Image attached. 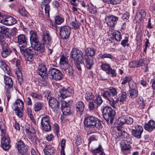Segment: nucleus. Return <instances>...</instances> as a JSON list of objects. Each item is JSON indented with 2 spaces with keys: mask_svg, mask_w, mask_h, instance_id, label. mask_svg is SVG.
Returning a JSON list of instances; mask_svg holds the SVG:
<instances>
[{
  "mask_svg": "<svg viewBox=\"0 0 155 155\" xmlns=\"http://www.w3.org/2000/svg\"><path fill=\"white\" fill-rule=\"evenodd\" d=\"M103 113L105 120L108 123L112 124L115 114L114 110L110 107H106L103 109Z\"/></svg>",
  "mask_w": 155,
  "mask_h": 155,
  "instance_id": "nucleus-4",
  "label": "nucleus"
},
{
  "mask_svg": "<svg viewBox=\"0 0 155 155\" xmlns=\"http://www.w3.org/2000/svg\"><path fill=\"white\" fill-rule=\"evenodd\" d=\"M113 36L114 37L115 40L117 41H120L121 38L120 33L118 31L114 32Z\"/></svg>",
  "mask_w": 155,
  "mask_h": 155,
  "instance_id": "nucleus-43",
  "label": "nucleus"
},
{
  "mask_svg": "<svg viewBox=\"0 0 155 155\" xmlns=\"http://www.w3.org/2000/svg\"><path fill=\"white\" fill-rule=\"evenodd\" d=\"M118 133L119 134V136L122 138H125L128 137L127 133L125 131H122L120 133L118 132Z\"/></svg>",
  "mask_w": 155,
  "mask_h": 155,
  "instance_id": "nucleus-54",
  "label": "nucleus"
},
{
  "mask_svg": "<svg viewBox=\"0 0 155 155\" xmlns=\"http://www.w3.org/2000/svg\"><path fill=\"white\" fill-rule=\"evenodd\" d=\"M54 152V149L51 146H46L44 148V153L45 155H52Z\"/></svg>",
  "mask_w": 155,
  "mask_h": 155,
  "instance_id": "nucleus-27",
  "label": "nucleus"
},
{
  "mask_svg": "<svg viewBox=\"0 0 155 155\" xmlns=\"http://www.w3.org/2000/svg\"><path fill=\"white\" fill-rule=\"evenodd\" d=\"M75 62L76 66L79 70H81V68L80 66V64H84V61L83 59L81 60H78L77 61H74Z\"/></svg>",
  "mask_w": 155,
  "mask_h": 155,
  "instance_id": "nucleus-48",
  "label": "nucleus"
},
{
  "mask_svg": "<svg viewBox=\"0 0 155 155\" xmlns=\"http://www.w3.org/2000/svg\"><path fill=\"white\" fill-rule=\"evenodd\" d=\"M13 108L15 111L16 114L19 117H21L23 115L22 111L24 108V103L21 100L17 99L13 104Z\"/></svg>",
  "mask_w": 155,
  "mask_h": 155,
  "instance_id": "nucleus-6",
  "label": "nucleus"
},
{
  "mask_svg": "<svg viewBox=\"0 0 155 155\" xmlns=\"http://www.w3.org/2000/svg\"><path fill=\"white\" fill-rule=\"evenodd\" d=\"M145 60H140L138 62H134V63L136 64H137L136 66H131L132 67H138L141 66H143V64H142L141 63L142 62H144Z\"/></svg>",
  "mask_w": 155,
  "mask_h": 155,
  "instance_id": "nucleus-58",
  "label": "nucleus"
},
{
  "mask_svg": "<svg viewBox=\"0 0 155 155\" xmlns=\"http://www.w3.org/2000/svg\"><path fill=\"white\" fill-rule=\"evenodd\" d=\"M35 50H36L33 48L31 49L29 48L24 51V55L27 61L31 62L33 60L34 56L36 53Z\"/></svg>",
  "mask_w": 155,
  "mask_h": 155,
  "instance_id": "nucleus-12",
  "label": "nucleus"
},
{
  "mask_svg": "<svg viewBox=\"0 0 155 155\" xmlns=\"http://www.w3.org/2000/svg\"><path fill=\"white\" fill-rule=\"evenodd\" d=\"M84 124L85 127L89 128L96 127L100 129L102 127L100 120L97 118L93 116L88 117L85 118L84 120Z\"/></svg>",
  "mask_w": 155,
  "mask_h": 155,
  "instance_id": "nucleus-3",
  "label": "nucleus"
},
{
  "mask_svg": "<svg viewBox=\"0 0 155 155\" xmlns=\"http://www.w3.org/2000/svg\"><path fill=\"white\" fill-rule=\"evenodd\" d=\"M128 94H129L130 97L131 98H134L137 96L138 91L135 89H132L129 91Z\"/></svg>",
  "mask_w": 155,
  "mask_h": 155,
  "instance_id": "nucleus-35",
  "label": "nucleus"
},
{
  "mask_svg": "<svg viewBox=\"0 0 155 155\" xmlns=\"http://www.w3.org/2000/svg\"><path fill=\"white\" fill-rule=\"evenodd\" d=\"M28 137L34 143L37 144L39 142L35 134L30 133L28 135Z\"/></svg>",
  "mask_w": 155,
  "mask_h": 155,
  "instance_id": "nucleus-33",
  "label": "nucleus"
},
{
  "mask_svg": "<svg viewBox=\"0 0 155 155\" xmlns=\"http://www.w3.org/2000/svg\"><path fill=\"white\" fill-rule=\"evenodd\" d=\"M133 122V118L128 116L124 115L118 118L117 123L119 125H123L125 124H131Z\"/></svg>",
  "mask_w": 155,
  "mask_h": 155,
  "instance_id": "nucleus-14",
  "label": "nucleus"
},
{
  "mask_svg": "<svg viewBox=\"0 0 155 155\" xmlns=\"http://www.w3.org/2000/svg\"><path fill=\"white\" fill-rule=\"evenodd\" d=\"M61 110L64 115H69L71 113L70 106L65 101H62L61 103Z\"/></svg>",
  "mask_w": 155,
  "mask_h": 155,
  "instance_id": "nucleus-19",
  "label": "nucleus"
},
{
  "mask_svg": "<svg viewBox=\"0 0 155 155\" xmlns=\"http://www.w3.org/2000/svg\"><path fill=\"white\" fill-rule=\"evenodd\" d=\"M49 105L54 112H57L59 109L58 101L54 97L49 99Z\"/></svg>",
  "mask_w": 155,
  "mask_h": 155,
  "instance_id": "nucleus-20",
  "label": "nucleus"
},
{
  "mask_svg": "<svg viewBox=\"0 0 155 155\" xmlns=\"http://www.w3.org/2000/svg\"><path fill=\"white\" fill-rule=\"evenodd\" d=\"M70 57L74 61L81 60L83 59V53L81 50L77 48H74L71 51Z\"/></svg>",
  "mask_w": 155,
  "mask_h": 155,
  "instance_id": "nucleus-8",
  "label": "nucleus"
},
{
  "mask_svg": "<svg viewBox=\"0 0 155 155\" xmlns=\"http://www.w3.org/2000/svg\"><path fill=\"white\" fill-rule=\"evenodd\" d=\"M30 95L33 98L39 100H41L42 97L41 95L35 93H31Z\"/></svg>",
  "mask_w": 155,
  "mask_h": 155,
  "instance_id": "nucleus-51",
  "label": "nucleus"
},
{
  "mask_svg": "<svg viewBox=\"0 0 155 155\" xmlns=\"http://www.w3.org/2000/svg\"><path fill=\"white\" fill-rule=\"evenodd\" d=\"M101 67L102 69L104 71H107L110 68V66L109 64H104L101 65Z\"/></svg>",
  "mask_w": 155,
  "mask_h": 155,
  "instance_id": "nucleus-53",
  "label": "nucleus"
},
{
  "mask_svg": "<svg viewBox=\"0 0 155 155\" xmlns=\"http://www.w3.org/2000/svg\"><path fill=\"white\" fill-rule=\"evenodd\" d=\"M109 91L112 97L115 96L117 94V90L115 88L113 87H110Z\"/></svg>",
  "mask_w": 155,
  "mask_h": 155,
  "instance_id": "nucleus-49",
  "label": "nucleus"
},
{
  "mask_svg": "<svg viewBox=\"0 0 155 155\" xmlns=\"http://www.w3.org/2000/svg\"><path fill=\"white\" fill-rule=\"evenodd\" d=\"M96 105L95 106L94 103L93 102H90L89 104V107L90 110H92L96 107Z\"/></svg>",
  "mask_w": 155,
  "mask_h": 155,
  "instance_id": "nucleus-64",
  "label": "nucleus"
},
{
  "mask_svg": "<svg viewBox=\"0 0 155 155\" xmlns=\"http://www.w3.org/2000/svg\"><path fill=\"white\" fill-rule=\"evenodd\" d=\"M17 75L18 81L20 84H21L23 82V77L22 72L20 71H17Z\"/></svg>",
  "mask_w": 155,
  "mask_h": 155,
  "instance_id": "nucleus-44",
  "label": "nucleus"
},
{
  "mask_svg": "<svg viewBox=\"0 0 155 155\" xmlns=\"http://www.w3.org/2000/svg\"><path fill=\"white\" fill-rule=\"evenodd\" d=\"M102 96L104 98L108 101L110 105L114 108H116V105L117 101H116L114 100L112 97V96L109 91H104L102 94Z\"/></svg>",
  "mask_w": 155,
  "mask_h": 155,
  "instance_id": "nucleus-15",
  "label": "nucleus"
},
{
  "mask_svg": "<svg viewBox=\"0 0 155 155\" xmlns=\"http://www.w3.org/2000/svg\"><path fill=\"white\" fill-rule=\"evenodd\" d=\"M0 67L1 68L4 72L10 75L11 74L10 68L2 60H0Z\"/></svg>",
  "mask_w": 155,
  "mask_h": 155,
  "instance_id": "nucleus-24",
  "label": "nucleus"
},
{
  "mask_svg": "<svg viewBox=\"0 0 155 155\" xmlns=\"http://www.w3.org/2000/svg\"><path fill=\"white\" fill-rule=\"evenodd\" d=\"M145 129L149 132L152 131L155 129V121L153 120H150L144 126Z\"/></svg>",
  "mask_w": 155,
  "mask_h": 155,
  "instance_id": "nucleus-23",
  "label": "nucleus"
},
{
  "mask_svg": "<svg viewBox=\"0 0 155 155\" xmlns=\"http://www.w3.org/2000/svg\"><path fill=\"white\" fill-rule=\"evenodd\" d=\"M94 101V103L96 104V106H95L96 107V108H97V107L100 106L102 103L103 102V100L100 96H98L95 99Z\"/></svg>",
  "mask_w": 155,
  "mask_h": 155,
  "instance_id": "nucleus-41",
  "label": "nucleus"
},
{
  "mask_svg": "<svg viewBox=\"0 0 155 155\" xmlns=\"http://www.w3.org/2000/svg\"><path fill=\"white\" fill-rule=\"evenodd\" d=\"M45 96L47 99L49 100L51 98L50 97V92L48 90L46 91L44 93Z\"/></svg>",
  "mask_w": 155,
  "mask_h": 155,
  "instance_id": "nucleus-63",
  "label": "nucleus"
},
{
  "mask_svg": "<svg viewBox=\"0 0 155 155\" xmlns=\"http://www.w3.org/2000/svg\"><path fill=\"white\" fill-rule=\"evenodd\" d=\"M38 70L39 74L42 77L46 76V68L45 65L43 64L39 65L38 67Z\"/></svg>",
  "mask_w": 155,
  "mask_h": 155,
  "instance_id": "nucleus-26",
  "label": "nucleus"
},
{
  "mask_svg": "<svg viewBox=\"0 0 155 155\" xmlns=\"http://www.w3.org/2000/svg\"><path fill=\"white\" fill-rule=\"evenodd\" d=\"M80 24L79 22L75 19L74 21H72L70 25L72 26L73 28L77 29L79 27Z\"/></svg>",
  "mask_w": 155,
  "mask_h": 155,
  "instance_id": "nucleus-46",
  "label": "nucleus"
},
{
  "mask_svg": "<svg viewBox=\"0 0 155 155\" xmlns=\"http://www.w3.org/2000/svg\"><path fill=\"white\" fill-rule=\"evenodd\" d=\"M100 57L101 58H109L112 59V56L110 54H101Z\"/></svg>",
  "mask_w": 155,
  "mask_h": 155,
  "instance_id": "nucleus-55",
  "label": "nucleus"
},
{
  "mask_svg": "<svg viewBox=\"0 0 155 155\" xmlns=\"http://www.w3.org/2000/svg\"><path fill=\"white\" fill-rule=\"evenodd\" d=\"M96 53L95 51L93 49L91 48H87L85 49L84 56H89L91 57L95 55Z\"/></svg>",
  "mask_w": 155,
  "mask_h": 155,
  "instance_id": "nucleus-32",
  "label": "nucleus"
},
{
  "mask_svg": "<svg viewBox=\"0 0 155 155\" xmlns=\"http://www.w3.org/2000/svg\"><path fill=\"white\" fill-rule=\"evenodd\" d=\"M132 79V78L131 76H126L123 78V81L121 82V84H125L131 81Z\"/></svg>",
  "mask_w": 155,
  "mask_h": 155,
  "instance_id": "nucleus-47",
  "label": "nucleus"
},
{
  "mask_svg": "<svg viewBox=\"0 0 155 155\" xmlns=\"http://www.w3.org/2000/svg\"><path fill=\"white\" fill-rule=\"evenodd\" d=\"M16 147L17 148L18 152L20 153H22L24 151L28 150V146L25 145L24 142L21 140L18 141L16 144Z\"/></svg>",
  "mask_w": 155,
  "mask_h": 155,
  "instance_id": "nucleus-21",
  "label": "nucleus"
},
{
  "mask_svg": "<svg viewBox=\"0 0 155 155\" xmlns=\"http://www.w3.org/2000/svg\"><path fill=\"white\" fill-rule=\"evenodd\" d=\"M71 31V28L68 26H62L60 29V35L63 39H68L69 36Z\"/></svg>",
  "mask_w": 155,
  "mask_h": 155,
  "instance_id": "nucleus-10",
  "label": "nucleus"
},
{
  "mask_svg": "<svg viewBox=\"0 0 155 155\" xmlns=\"http://www.w3.org/2000/svg\"><path fill=\"white\" fill-rule=\"evenodd\" d=\"M66 72V74L69 76L72 75L74 73V71L72 67L70 65L68 66V68L64 69Z\"/></svg>",
  "mask_w": 155,
  "mask_h": 155,
  "instance_id": "nucleus-39",
  "label": "nucleus"
},
{
  "mask_svg": "<svg viewBox=\"0 0 155 155\" xmlns=\"http://www.w3.org/2000/svg\"><path fill=\"white\" fill-rule=\"evenodd\" d=\"M48 75L51 79L56 81L61 80L63 75L58 69L55 68H51L48 70Z\"/></svg>",
  "mask_w": 155,
  "mask_h": 155,
  "instance_id": "nucleus-7",
  "label": "nucleus"
},
{
  "mask_svg": "<svg viewBox=\"0 0 155 155\" xmlns=\"http://www.w3.org/2000/svg\"><path fill=\"white\" fill-rule=\"evenodd\" d=\"M128 39L127 37H125L124 39L123 40L121 43V44L124 47H125L126 46H128L129 44L128 43Z\"/></svg>",
  "mask_w": 155,
  "mask_h": 155,
  "instance_id": "nucleus-52",
  "label": "nucleus"
},
{
  "mask_svg": "<svg viewBox=\"0 0 155 155\" xmlns=\"http://www.w3.org/2000/svg\"><path fill=\"white\" fill-rule=\"evenodd\" d=\"M54 20L55 23L58 25L61 24L64 21V18L59 16H57L55 17Z\"/></svg>",
  "mask_w": 155,
  "mask_h": 155,
  "instance_id": "nucleus-45",
  "label": "nucleus"
},
{
  "mask_svg": "<svg viewBox=\"0 0 155 155\" xmlns=\"http://www.w3.org/2000/svg\"><path fill=\"white\" fill-rule=\"evenodd\" d=\"M118 20V18L114 15L107 16L105 18V20L108 26L110 27L114 26L117 24Z\"/></svg>",
  "mask_w": 155,
  "mask_h": 155,
  "instance_id": "nucleus-17",
  "label": "nucleus"
},
{
  "mask_svg": "<svg viewBox=\"0 0 155 155\" xmlns=\"http://www.w3.org/2000/svg\"><path fill=\"white\" fill-rule=\"evenodd\" d=\"M5 84V85L8 86V87H12L13 81L12 79L9 77L4 76Z\"/></svg>",
  "mask_w": 155,
  "mask_h": 155,
  "instance_id": "nucleus-34",
  "label": "nucleus"
},
{
  "mask_svg": "<svg viewBox=\"0 0 155 155\" xmlns=\"http://www.w3.org/2000/svg\"><path fill=\"white\" fill-rule=\"evenodd\" d=\"M41 8L42 9L44 8L46 15L47 17L49 16V12L50 10V7L49 5H41Z\"/></svg>",
  "mask_w": 155,
  "mask_h": 155,
  "instance_id": "nucleus-40",
  "label": "nucleus"
},
{
  "mask_svg": "<svg viewBox=\"0 0 155 155\" xmlns=\"http://www.w3.org/2000/svg\"><path fill=\"white\" fill-rule=\"evenodd\" d=\"M43 39L45 43L49 44L51 41V38L49 35V32L47 30H45L43 31L42 34Z\"/></svg>",
  "mask_w": 155,
  "mask_h": 155,
  "instance_id": "nucleus-25",
  "label": "nucleus"
},
{
  "mask_svg": "<svg viewBox=\"0 0 155 155\" xmlns=\"http://www.w3.org/2000/svg\"><path fill=\"white\" fill-rule=\"evenodd\" d=\"M16 20L13 17L8 16L1 20V23L7 26H10L15 24Z\"/></svg>",
  "mask_w": 155,
  "mask_h": 155,
  "instance_id": "nucleus-18",
  "label": "nucleus"
},
{
  "mask_svg": "<svg viewBox=\"0 0 155 155\" xmlns=\"http://www.w3.org/2000/svg\"><path fill=\"white\" fill-rule=\"evenodd\" d=\"M143 131L142 127L139 125H136L134 129H132L131 133L136 138L139 139L141 137V134Z\"/></svg>",
  "mask_w": 155,
  "mask_h": 155,
  "instance_id": "nucleus-16",
  "label": "nucleus"
},
{
  "mask_svg": "<svg viewBox=\"0 0 155 155\" xmlns=\"http://www.w3.org/2000/svg\"><path fill=\"white\" fill-rule=\"evenodd\" d=\"M75 140L76 142L75 143L77 145H80V144L82 143V141L81 137L80 136L78 137L77 136L75 138Z\"/></svg>",
  "mask_w": 155,
  "mask_h": 155,
  "instance_id": "nucleus-56",
  "label": "nucleus"
},
{
  "mask_svg": "<svg viewBox=\"0 0 155 155\" xmlns=\"http://www.w3.org/2000/svg\"><path fill=\"white\" fill-rule=\"evenodd\" d=\"M120 145L122 150H129L131 148L129 144L124 142H122L120 143Z\"/></svg>",
  "mask_w": 155,
  "mask_h": 155,
  "instance_id": "nucleus-37",
  "label": "nucleus"
},
{
  "mask_svg": "<svg viewBox=\"0 0 155 155\" xmlns=\"http://www.w3.org/2000/svg\"><path fill=\"white\" fill-rule=\"evenodd\" d=\"M84 58L86 60V66L87 68L89 69H91L93 64V58L89 56H84Z\"/></svg>",
  "mask_w": 155,
  "mask_h": 155,
  "instance_id": "nucleus-29",
  "label": "nucleus"
},
{
  "mask_svg": "<svg viewBox=\"0 0 155 155\" xmlns=\"http://www.w3.org/2000/svg\"><path fill=\"white\" fill-rule=\"evenodd\" d=\"M30 34L31 35L30 41L31 48L37 50L39 52H44L45 46L43 45H41L39 42L37 32L35 31L31 30Z\"/></svg>",
  "mask_w": 155,
  "mask_h": 155,
  "instance_id": "nucleus-1",
  "label": "nucleus"
},
{
  "mask_svg": "<svg viewBox=\"0 0 155 155\" xmlns=\"http://www.w3.org/2000/svg\"><path fill=\"white\" fill-rule=\"evenodd\" d=\"M76 107L77 111L79 112L80 115L82 114L84 108L83 103L82 101L78 102L76 104Z\"/></svg>",
  "mask_w": 155,
  "mask_h": 155,
  "instance_id": "nucleus-30",
  "label": "nucleus"
},
{
  "mask_svg": "<svg viewBox=\"0 0 155 155\" xmlns=\"http://www.w3.org/2000/svg\"><path fill=\"white\" fill-rule=\"evenodd\" d=\"M53 127L54 132L56 134H58L59 132V127L58 125L56 123L54 124Z\"/></svg>",
  "mask_w": 155,
  "mask_h": 155,
  "instance_id": "nucleus-60",
  "label": "nucleus"
},
{
  "mask_svg": "<svg viewBox=\"0 0 155 155\" xmlns=\"http://www.w3.org/2000/svg\"><path fill=\"white\" fill-rule=\"evenodd\" d=\"M142 19V18L140 16V15L139 14H138L137 13L136 16L135 17V20H136L137 22H140Z\"/></svg>",
  "mask_w": 155,
  "mask_h": 155,
  "instance_id": "nucleus-61",
  "label": "nucleus"
},
{
  "mask_svg": "<svg viewBox=\"0 0 155 155\" xmlns=\"http://www.w3.org/2000/svg\"><path fill=\"white\" fill-rule=\"evenodd\" d=\"M61 96L63 98H65L73 95L74 91L72 87H69L67 88L63 87L60 89L59 91Z\"/></svg>",
  "mask_w": 155,
  "mask_h": 155,
  "instance_id": "nucleus-11",
  "label": "nucleus"
},
{
  "mask_svg": "<svg viewBox=\"0 0 155 155\" xmlns=\"http://www.w3.org/2000/svg\"><path fill=\"white\" fill-rule=\"evenodd\" d=\"M17 43L19 45H21L20 46L21 52L23 51L24 48L27 44V39L24 35L21 34L18 35L17 37Z\"/></svg>",
  "mask_w": 155,
  "mask_h": 155,
  "instance_id": "nucleus-13",
  "label": "nucleus"
},
{
  "mask_svg": "<svg viewBox=\"0 0 155 155\" xmlns=\"http://www.w3.org/2000/svg\"><path fill=\"white\" fill-rule=\"evenodd\" d=\"M43 106V104L42 102H36L33 105V109L35 112H37L42 109Z\"/></svg>",
  "mask_w": 155,
  "mask_h": 155,
  "instance_id": "nucleus-31",
  "label": "nucleus"
},
{
  "mask_svg": "<svg viewBox=\"0 0 155 155\" xmlns=\"http://www.w3.org/2000/svg\"><path fill=\"white\" fill-rule=\"evenodd\" d=\"M107 73L109 74H111L112 75V76H115L116 75V73L115 70L114 69H112L110 68L109 70L107 71Z\"/></svg>",
  "mask_w": 155,
  "mask_h": 155,
  "instance_id": "nucleus-59",
  "label": "nucleus"
},
{
  "mask_svg": "<svg viewBox=\"0 0 155 155\" xmlns=\"http://www.w3.org/2000/svg\"><path fill=\"white\" fill-rule=\"evenodd\" d=\"M68 56H63L60 59V66L62 69L68 68L69 65L68 63Z\"/></svg>",
  "mask_w": 155,
  "mask_h": 155,
  "instance_id": "nucleus-22",
  "label": "nucleus"
},
{
  "mask_svg": "<svg viewBox=\"0 0 155 155\" xmlns=\"http://www.w3.org/2000/svg\"><path fill=\"white\" fill-rule=\"evenodd\" d=\"M86 101H89L94 99V96L91 92H87L85 94Z\"/></svg>",
  "mask_w": 155,
  "mask_h": 155,
  "instance_id": "nucleus-36",
  "label": "nucleus"
},
{
  "mask_svg": "<svg viewBox=\"0 0 155 155\" xmlns=\"http://www.w3.org/2000/svg\"><path fill=\"white\" fill-rule=\"evenodd\" d=\"M0 129L1 132V144L3 148L5 150H8L10 147V139L8 136L5 134V126L0 118Z\"/></svg>",
  "mask_w": 155,
  "mask_h": 155,
  "instance_id": "nucleus-2",
  "label": "nucleus"
},
{
  "mask_svg": "<svg viewBox=\"0 0 155 155\" xmlns=\"http://www.w3.org/2000/svg\"><path fill=\"white\" fill-rule=\"evenodd\" d=\"M10 30V28L5 26L1 33L4 34L7 36L8 38H10L11 37V35L9 33Z\"/></svg>",
  "mask_w": 155,
  "mask_h": 155,
  "instance_id": "nucleus-42",
  "label": "nucleus"
},
{
  "mask_svg": "<svg viewBox=\"0 0 155 155\" xmlns=\"http://www.w3.org/2000/svg\"><path fill=\"white\" fill-rule=\"evenodd\" d=\"M19 12L22 16H26L27 14V12L24 8H22L20 9Z\"/></svg>",
  "mask_w": 155,
  "mask_h": 155,
  "instance_id": "nucleus-57",
  "label": "nucleus"
},
{
  "mask_svg": "<svg viewBox=\"0 0 155 155\" xmlns=\"http://www.w3.org/2000/svg\"><path fill=\"white\" fill-rule=\"evenodd\" d=\"M92 153L94 155H105L101 145L96 148L92 150Z\"/></svg>",
  "mask_w": 155,
  "mask_h": 155,
  "instance_id": "nucleus-28",
  "label": "nucleus"
},
{
  "mask_svg": "<svg viewBox=\"0 0 155 155\" xmlns=\"http://www.w3.org/2000/svg\"><path fill=\"white\" fill-rule=\"evenodd\" d=\"M16 61V65L17 67H18L20 64V61L19 59H16V58H14L11 61L12 62L15 63Z\"/></svg>",
  "mask_w": 155,
  "mask_h": 155,
  "instance_id": "nucleus-62",
  "label": "nucleus"
},
{
  "mask_svg": "<svg viewBox=\"0 0 155 155\" xmlns=\"http://www.w3.org/2000/svg\"><path fill=\"white\" fill-rule=\"evenodd\" d=\"M41 124L44 131L48 132L51 130V127L50 123L49 117L48 116L42 117L41 120Z\"/></svg>",
  "mask_w": 155,
  "mask_h": 155,
  "instance_id": "nucleus-9",
  "label": "nucleus"
},
{
  "mask_svg": "<svg viewBox=\"0 0 155 155\" xmlns=\"http://www.w3.org/2000/svg\"><path fill=\"white\" fill-rule=\"evenodd\" d=\"M1 48L2 51L1 54L4 58H6L10 55L12 52V50L8 47L7 43L4 39V37L2 34H0V48Z\"/></svg>",
  "mask_w": 155,
  "mask_h": 155,
  "instance_id": "nucleus-5",
  "label": "nucleus"
},
{
  "mask_svg": "<svg viewBox=\"0 0 155 155\" xmlns=\"http://www.w3.org/2000/svg\"><path fill=\"white\" fill-rule=\"evenodd\" d=\"M127 94L124 92H121L120 96L119 97L120 101V102H123L126 99Z\"/></svg>",
  "mask_w": 155,
  "mask_h": 155,
  "instance_id": "nucleus-50",
  "label": "nucleus"
},
{
  "mask_svg": "<svg viewBox=\"0 0 155 155\" xmlns=\"http://www.w3.org/2000/svg\"><path fill=\"white\" fill-rule=\"evenodd\" d=\"M87 6L88 7L87 10L90 13L93 14L96 12L97 9L96 7L92 4H88Z\"/></svg>",
  "mask_w": 155,
  "mask_h": 155,
  "instance_id": "nucleus-38",
  "label": "nucleus"
}]
</instances>
